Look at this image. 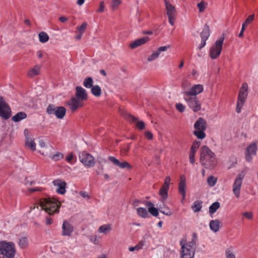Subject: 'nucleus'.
<instances>
[{
    "label": "nucleus",
    "instance_id": "f257e3e1",
    "mask_svg": "<svg viewBox=\"0 0 258 258\" xmlns=\"http://www.w3.org/2000/svg\"><path fill=\"white\" fill-rule=\"evenodd\" d=\"M200 163L207 169L214 168L217 165L216 156L208 147L204 146L200 149Z\"/></svg>",
    "mask_w": 258,
    "mask_h": 258
},
{
    "label": "nucleus",
    "instance_id": "f03ea898",
    "mask_svg": "<svg viewBox=\"0 0 258 258\" xmlns=\"http://www.w3.org/2000/svg\"><path fill=\"white\" fill-rule=\"evenodd\" d=\"M60 204L53 198H43L40 200V206L49 215L58 213Z\"/></svg>",
    "mask_w": 258,
    "mask_h": 258
},
{
    "label": "nucleus",
    "instance_id": "7ed1b4c3",
    "mask_svg": "<svg viewBox=\"0 0 258 258\" xmlns=\"http://www.w3.org/2000/svg\"><path fill=\"white\" fill-rule=\"evenodd\" d=\"M0 253L7 258H14L16 254L15 244L12 242L1 241Z\"/></svg>",
    "mask_w": 258,
    "mask_h": 258
},
{
    "label": "nucleus",
    "instance_id": "20e7f679",
    "mask_svg": "<svg viewBox=\"0 0 258 258\" xmlns=\"http://www.w3.org/2000/svg\"><path fill=\"white\" fill-rule=\"evenodd\" d=\"M195 131L194 135L199 139L203 140L206 137L205 131L207 128V122L202 117H200L194 124Z\"/></svg>",
    "mask_w": 258,
    "mask_h": 258
},
{
    "label": "nucleus",
    "instance_id": "39448f33",
    "mask_svg": "<svg viewBox=\"0 0 258 258\" xmlns=\"http://www.w3.org/2000/svg\"><path fill=\"white\" fill-rule=\"evenodd\" d=\"M248 85L246 83L242 84L238 94L236 111L239 113L241 112V109L244 105L245 100L247 97Z\"/></svg>",
    "mask_w": 258,
    "mask_h": 258
},
{
    "label": "nucleus",
    "instance_id": "423d86ee",
    "mask_svg": "<svg viewBox=\"0 0 258 258\" xmlns=\"http://www.w3.org/2000/svg\"><path fill=\"white\" fill-rule=\"evenodd\" d=\"M224 40V37H220L216 41L215 43L210 48L209 56L212 59H216L220 56L221 53Z\"/></svg>",
    "mask_w": 258,
    "mask_h": 258
},
{
    "label": "nucleus",
    "instance_id": "0eeeda50",
    "mask_svg": "<svg viewBox=\"0 0 258 258\" xmlns=\"http://www.w3.org/2000/svg\"><path fill=\"white\" fill-rule=\"evenodd\" d=\"M244 176L245 174L243 172L238 174L232 184V191L237 198L240 197L241 188Z\"/></svg>",
    "mask_w": 258,
    "mask_h": 258
},
{
    "label": "nucleus",
    "instance_id": "6e6552de",
    "mask_svg": "<svg viewBox=\"0 0 258 258\" xmlns=\"http://www.w3.org/2000/svg\"><path fill=\"white\" fill-rule=\"evenodd\" d=\"M183 98L188 107L194 112H198L201 109V105L197 96H189L183 95Z\"/></svg>",
    "mask_w": 258,
    "mask_h": 258
},
{
    "label": "nucleus",
    "instance_id": "1a4fd4ad",
    "mask_svg": "<svg viewBox=\"0 0 258 258\" xmlns=\"http://www.w3.org/2000/svg\"><path fill=\"white\" fill-rule=\"evenodd\" d=\"M47 112L49 114H54L58 118H62L66 112V109L64 107H56L54 105H49L47 108Z\"/></svg>",
    "mask_w": 258,
    "mask_h": 258
},
{
    "label": "nucleus",
    "instance_id": "9d476101",
    "mask_svg": "<svg viewBox=\"0 0 258 258\" xmlns=\"http://www.w3.org/2000/svg\"><path fill=\"white\" fill-rule=\"evenodd\" d=\"M79 157L80 161L86 166L93 167L95 164L93 156L85 151L80 153Z\"/></svg>",
    "mask_w": 258,
    "mask_h": 258
},
{
    "label": "nucleus",
    "instance_id": "9b49d317",
    "mask_svg": "<svg viewBox=\"0 0 258 258\" xmlns=\"http://www.w3.org/2000/svg\"><path fill=\"white\" fill-rule=\"evenodd\" d=\"M11 116V109L2 97H0V116L7 120Z\"/></svg>",
    "mask_w": 258,
    "mask_h": 258
},
{
    "label": "nucleus",
    "instance_id": "f8f14e48",
    "mask_svg": "<svg viewBox=\"0 0 258 258\" xmlns=\"http://www.w3.org/2000/svg\"><path fill=\"white\" fill-rule=\"evenodd\" d=\"M181 246V256L182 258H193L195 255V249L190 248V246H186L183 244V241H180Z\"/></svg>",
    "mask_w": 258,
    "mask_h": 258
},
{
    "label": "nucleus",
    "instance_id": "ddd939ff",
    "mask_svg": "<svg viewBox=\"0 0 258 258\" xmlns=\"http://www.w3.org/2000/svg\"><path fill=\"white\" fill-rule=\"evenodd\" d=\"M24 134L26 138L25 146L31 150L34 151L36 150V144L34 140L31 135L30 132L28 129H25L24 132Z\"/></svg>",
    "mask_w": 258,
    "mask_h": 258
},
{
    "label": "nucleus",
    "instance_id": "4468645a",
    "mask_svg": "<svg viewBox=\"0 0 258 258\" xmlns=\"http://www.w3.org/2000/svg\"><path fill=\"white\" fill-rule=\"evenodd\" d=\"M204 91V87L202 85H194L188 90L184 91L183 94L189 96H197L198 94L201 93Z\"/></svg>",
    "mask_w": 258,
    "mask_h": 258
},
{
    "label": "nucleus",
    "instance_id": "2eb2a0df",
    "mask_svg": "<svg viewBox=\"0 0 258 258\" xmlns=\"http://www.w3.org/2000/svg\"><path fill=\"white\" fill-rule=\"evenodd\" d=\"M186 181L185 175H181L180 176L178 183V191L182 196L181 203H183L186 197Z\"/></svg>",
    "mask_w": 258,
    "mask_h": 258
},
{
    "label": "nucleus",
    "instance_id": "dca6fc26",
    "mask_svg": "<svg viewBox=\"0 0 258 258\" xmlns=\"http://www.w3.org/2000/svg\"><path fill=\"white\" fill-rule=\"evenodd\" d=\"M67 104L70 106L72 111L74 112L78 108L83 105L84 101L82 100L80 98L73 97L71 100L67 102Z\"/></svg>",
    "mask_w": 258,
    "mask_h": 258
},
{
    "label": "nucleus",
    "instance_id": "f3484780",
    "mask_svg": "<svg viewBox=\"0 0 258 258\" xmlns=\"http://www.w3.org/2000/svg\"><path fill=\"white\" fill-rule=\"evenodd\" d=\"M257 151L256 144L255 143L249 145L246 148L245 152V159L248 162H251L252 159V156L255 155Z\"/></svg>",
    "mask_w": 258,
    "mask_h": 258
},
{
    "label": "nucleus",
    "instance_id": "a211bd4d",
    "mask_svg": "<svg viewBox=\"0 0 258 258\" xmlns=\"http://www.w3.org/2000/svg\"><path fill=\"white\" fill-rule=\"evenodd\" d=\"M108 160L114 165L119 167L121 169H131L132 166L126 161L120 162L117 159L113 156H109Z\"/></svg>",
    "mask_w": 258,
    "mask_h": 258
},
{
    "label": "nucleus",
    "instance_id": "6ab92c4d",
    "mask_svg": "<svg viewBox=\"0 0 258 258\" xmlns=\"http://www.w3.org/2000/svg\"><path fill=\"white\" fill-rule=\"evenodd\" d=\"M54 186L57 187L56 192L60 195H63L66 192L67 183L61 179H55L53 181Z\"/></svg>",
    "mask_w": 258,
    "mask_h": 258
},
{
    "label": "nucleus",
    "instance_id": "aec40b11",
    "mask_svg": "<svg viewBox=\"0 0 258 258\" xmlns=\"http://www.w3.org/2000/svg\"><path fill=\"white\" fill-rule=\"evenodd\" d=\"M74 231V227L67 221H64L62 225V236H71Z\"/></svg>",
    "mask_w": 258,
    "mask_h": 258
},
{
    "label": "nucleus",
    "instance_id": "412c9836",
    "mask_svg": "<svg viewBox=\"0 0 258 258\" xmlns=\"http://www.w3.org/2000/svg\"><path fill=\"white\" fill-rule=\"evenodd\" d=\"M169 48H170V45L159 47L156 51H154L151 55L149 56L148 58V61H152L155 60L159 57L161 52L166 51Z\"/></svg>",
    "mask_w": 258,
    "mask_h": 258
},
{
    "label": "nucleus",
    "instance_id": "4be33fe9",
    "mask_svg": "<svg viewBox=\"0 0 258 258\" xmlns=\"http://www.w3.org/2000/svg\"><path fill=\"white\" fill-rule=\"evenodd\" d=\"M75 97L81 99L83 101L86 100L88 98V95L86 90L82 87H76Z\"/></svg>",
    "mask_w": 258,
    "mask_h": 258
},
{
    "label": "nucleus",
    "instance_id": "5701e85b",
    "mask_svg": "<svg viewBox=\"0 0 258 258\" xmlns=\"http://www.w3.org/2000/svg\"><path fill=\"white\" fill-rule=\"evenodd\" d=\"M150 38L148 36H145L143 38L138 39L131 43L130 47L132 49H135L142 45L144 44L146 42H148Z\"/></svg>",
    "mask_w": 258,
    "mask_h": 258
},
{
    "label": "nucleus",
    "instance_id": "b1692460",
    "mask_svg": "<svg viewBox=\"0 0 258 258\" xmlns=\"http://www.w3.org/2000/svg\"><path fill=\"white\" fill-rule=\"evenodd\" d=\"M167 15L168 16H175L176 10L175 7L167 0H164Z\"/></svg>",
    "mask_w": 258,
    "mask_h": 258
},
{
    "label": "nucleus",
    "instance_id": "393cba45",
    "mask_svg": "<svg viewBox=\"0 0 258 258\" xmlns=\"http://www.w3.org/2000/svg\"><path fill=\"white\" fill-rule=\"evenodd\" d=\"M146 206L148 208V212L153 216L157 217L159 215L158 209L154 206V204L150 202H147L146 204Z\"/></svg>",
    "mask_w": 258,
    "mask_h": 258
},
{
    "label": "nucleus",
    "instance_id": "a878e982",
    "mask_svg": "<svg viewBox=\"0 0 258 258\" xmlns=\"http://www.w3.org/2000/svg\"><path fill=\"white\" fill-rule=\"evenodd\" d=\"M40 70V67L36 65L28 72L27 75L30 78L37 76L39 74Z\"/></svg>",
    "mask_w": 258,
    "mask_h": 258
},
{
    "label": "nucleus",
    "instance_id": "bb28decb",
    "mask_svg": "<svg viewBox=\"0 0 258 258\" xmlns=\"http://www.w3.org/2000/svg\"><path fill=\"white\" fill-rule=\"evenodd\" d=\"M26 117L27 114L26 113L24 112H19L12 117V120L13 121L17 122L25 119Z\"/></svg>",
    "mask_w": 258,
    "mask_h": 258
},
{
    "label": "nucleus",
    "instance_id": "cd10ccee",
    "mask_svg": "<svg viewBox=\"0 0 258 258\" xmlns=\"http://www.w3.org/2000/svg\"><path fill=\"white\" fill-rule=\"evenodd\" d=\"M210 36L209 27L206 24L203 28L202 32L200 34L201 39L207 40Z\"/></svg>",
    "mask_w": 258,
    "mask_h": 258
},
{
    "label": "nucleus",
    "instance_id": "c85d7f7f",
    "mask_svg": "<svg viewBox=\"0 0 258 258\" xmlns=\"http://www.w3.org/2000/svg\"><path fill=\"white\" fill-rule=\"evenodd\" d=\"M198 241V235L197 234L194 232L192 235V238L190 241L186 243H183L186 246H190V248H192L196 250V243Z\"/></svg>",
    "mask_w": 258,
    "mask_h": 258
},
{
    "label": "nucleus",
    "instance_id": "c756f323",
    "mask_svg": "<svg viewBox=\"0 0 258 258\" xmlns=\"http://www.w3.org/2000/svg\"><path fill=\"white\" fill-rule=\"evenodd\" d=\"M198 241V235L197 234L194 232L192 235V238L190 241L186 243H183L186 246H190V248H192L196 250V243Z\"/></svg>",
    "mask_w": 258,
    "mask_h": 258
},
{
    "label": "nucleus",
    "instance_id": "7c9ffc66",
    "mask_svg": "<svg viewBox=\"0 0 258 258\" xmlns=\"http://www.w3.org/2000/svg\"><path fill=\"white\" fill-rule=\"evenodd\" d=\"M198 241V235L197 234L194 232L192 235V238L190 241L186 243H183L186 246H190V248H192L196 250V243Z\"/></svg>",
    "mask_w": 258,
    "mask_h": 258
},
{
    "label": "nucleus",
    "instance_id": "2f4dec72",
    "mask_svg": "<svg viewBox=\"0 0 258 258\" xmlns=\"http://www.w3.org/2000/svg\"><path fill=\"white\" fill-rule=\"evenodd\" d=\"M220 223L218 220H212L209 224L210 229L214 232L218 231L220 228Z\"/></svg>",
    "mask_w": 258,
    "mask_h": 258
},
{
    "label": "nucleus",
    "instance_id": "473e14b6",
    "mask_svg": "<svg viewBox=\"0 0 258 258\" xmlns=\"http://www.w3.org/2000/svg\"><path fill=\"white\" fill-rule=\"evenodd\" d=\"M112 229L111 226L110 224H104L99 227L98 231L99 233H102L107 234Z\"/></svg>",
    "mask_w": 258,
    "mask_h": 258
},
{
    "label": "nucleus",
    "instance_id": "72a5a7b5",
    "mask_svg": "<svg viewBox=\"0 0 258 258\" xmlns=\"http://www.w3.org/2000/svg\"><path fill=\"white\" fill-rule=\"evenodd\" d=\"M91 93L95 97H99L101 95V89L98 85H94L91 88Z\"/></svg>",
    "mask_w": 258,
    "mask_h": 258
},
{
    "label": "nucleus",
    "instance_id": "f704fd0d",
    "mask_svg": "<svg viewBox=\"0 0 258 258\" xmlns=\"http://www.w3.org/2000/svg\"><path fill=\"white\" fill-rule=\"evenodd\" d=\"M39 40L41 43H46L49 40V36L43 31L40 32L38 34Z\"/></svg>",
    "mask_w": 258,
    "mask_h": 258
},
{
    "label": "nucleus",
    "instance_id": "c9c22d12",
    "mask_svg": "<svg viewBox=\"0 0 258 258\" xmlns=\"http://www.w3.org/2000/svg\"><path fill=\"white\" fill-rule=\"evenodd\" d=\"M202 208V202L200 201H196L191 206L192 210L195 212H198L201 211Z\"/></svg>",
    "mask_w": 258,
    "mask_h": 258
},
{
    "label": "nucleus",
    "instance_id": "e433bc0d",
    "mask_svg": "<svg viewBox=\"0 0 258 258\" xmlns=\"http://www.w3.org/2000/svg\"><path fill=\"white\" fill-rule=\"evenodd\" d=\"M137 214L139 216L142 218H146L148 215V212L146 209L144 208H138L137 209Z\"/></svg>",
    "mask_w": 258,
    "mask_h": 258
},
{
    "label": "nucleus",
    "instance_id": "4c0bfd02",
    "mask_svg": "<svg viewBox=\"0 0 258 258\" xmlns=\"http://www.w3.org/2000/svg\"><path fill=\"white\" fill-rule=\"evenodd\" d=\"M225 256L226 258H236L233 247L231 246L225 250Z\"/></svg>",
    "mask_w": 258,
    "mask_h": 258
},
{
    "label": "nucleus",
    "instance_id": "58836bf2",
    "mask_svg": "<svg viewBox=\"0 0 258 258\" xmlns=\"http://www.w3.org/2000/svg\"><path fill=\"white\" fill-rule=\"evenodd\" d=\"M93 80L91 77L85 78L83 82V85L86 88H91L93 87Z\"/></svg>",
    "mask_w": 258,
    "mask_h": 258
},
{
    "label": "nucleus",
    "instance_id": "ea45409f",
    "mask_svg": "<svg viewBox=\"0 0 258 258\" xmlns=\"http://www.w3.org/2000/svg\"><path fill=\"white\" fill-rule=\"evenodd\" d=\"M159 210L161 213L166 216H171L172 214V212L171 211L169 208L167 206L164 205L163 208L159 207Z\"/></svg>",
    "mask_w": 258,
    "mask_h": 258
},
{
    "label": "nucleus",
    "instance_id": "a19ab883",
    "mask_svg": "<svg viewBox=\"0 0 258 258\" xmlns=\"http://www.w3.org/2000/svg\"><path fill=\"white\" fill-rule=\"evenodd\" d=\"M168 190V189L160 188L159 190V195L161 197V201L162 202H164L167 199Z\"/></svg>",
    "mask_w": 258,
    "mask_h": 258
},
{
    "label": "nucleus",
    "instance_id": "79ce46f5",
    "mask_svg": "<svg viewBox=\"0 0 258 258\" xmlns=\"http://www.w3.org/2000/svg\"><path fill=\"white\" fill-rule=\"evenodd\" d=\"M220 208V203L218 202L213 203L209 207V212L214 214Z\"/></svg>",
    "mask_w": 258,
    "mask_h": 258
},
{
    "label": "nucleus",
    "instance_id": "37998d69",
    "mask_svg": "<svg viewBox=\"0 0 258 258\" xmlns=\"http://www.w3.org/2000/svg\"><path fill=\"white\" fill-rule=\"evenodd\" d=\"M217 181V178L214 176H210L207 179V182L211 187L214 186Z\"/></svg>",
    "mask_w": 258,
    "mask_h": 258
},
{
    "label": "nucleus",
    "instance_id": "c03bdc74",
    "mask_svg": "<svg viewBox=\"0 0 258 258\" xmlns=\"http://www.w3.org/2000/svg\"><path fill=\"white\" fill-rule=\"evenodd\" d=\"M171 178L169 176H167L165 180L164 183L161 188L169 189V186L170 184Z\"/></svg>",
    "mask_w": 258,
    "mask_h": 258
},
{
    "label": "nucleus",
    "instance_id": "a18cd8bd",
    "mask_svg": "<svg viewBox=\"0 0 258 258\" xmlns=\"http://www.w3.org/2000/svg\"><path fill=\"white\" fill-rule=\"evenodd\" d=\"M28 239L26 237H22L20 239L19 241V245L22 248H24L26 247V246L28 245Z\"/></svg>",
    "mask_w": 258,
    "mask_h": 258
},
{
    "label": "nucleus",
    "instance_id": "49530a36",
    "mask_svg": "<svg viewBox=\"0 0 258 258\" xmlns=\"http://www.w3.org/2000/svg\"><path fill=\"white\" fill-rule=\"evenodd\" d=\"M121 0H112L111 3V8L112 10L115 11L117 8L118 6L121 4Z\"/></svg>",
    "mask_w": 258,
    "mask_h": 258
},
{
    "label": "nucleus",
    "instance_id": "de8ad7c7",
    "mask_svg": "<svg viewBox=\"0 0 258 258\" xmlns=\"http://www.w3.org/2000/svg\"><path fill=\"white\" fill-rule=\"evenodd\" d=\"M63 157V155L59 152H57L56 154H54L52 157L51 159L54 161H58Z\"/></svg>",
    "mask_w": 258,
    "mask_h": 258
},
{
    "label": "nucleus",
    "instance_id": "09e8293b",
    "mask_svg": "<svg viewBox=\"0 0 258 258\" xmlns=\"http://www.w3.org/2000/svg\"><path fill=\"white\" fill-rule=\"evenodd\" d=\"M200 144L201 142L197 141H195L191 146L190 150L197 152L200 146Z\"/></svg>",
    "mask_w": 258,
    "mask_h": 258
},
{
    "label": "nucleus",
    "instance_id": "8fccbe9b",
    "mask_svg": "<svg viewBox=\"0 0 258 258\" xmlns=\"http://www.w3.org/2000/svg\"><path fill=\"white\" fill-rule=\"evenodd\" d=\"M207 7V4L204 2L202 1L200 3L198 4V7L199 9V12L200 13L203 12Z\"/></svg>",
    "mask_w": 258,
    "mask_h": 258
},
{
    "label": "nucleus",
    "instance_id": "3c124183",
    "mask_svg": "<svg viewBox=\"0 0 258 258\" xmlns=\"http://www.w3.org/2000/svg\"><path fill=\"white\" fill-rule=\"evenodd\" d=\"M196 153V151H194L190 150L189 158L190 162L192 164H194L195 162V156Z\"/></svg>",
    "mask_w": 258,
    "mask_h": 258
},
{
    "label": "nucleus",
    "instance_id": "603ef678",
    "mask_svg": "<svg viewBox=\"0 0 258 258\" xmlns=\"http://www.w3.org/2000/svg\"><path fill=\"white\" fill-rule=\"evenodd\" d=\"M87 24L85 22L83 23L81 26L78 27L77 30L79 33H84L85 29H86Z\"/></svg>",
    "mask_w": 258,
    "mask_h": 258
},
{
    "label": "nucleus",
    "instance_id": "864d4df0",
    "mask_svg": "<svg viewBox=\"0 0 258 258\" xmlns=\"http://www.w3.org/2000/svg\"><path fill=\"white\" fill-rule=\"evenodd\" d=\"M136 127L140 130H144L145 127V124L143 121H137L136 122Z\"/></svg>",
    "mask_w": 258,
    "mask_h": 258
},
{
    "label": "nucleus",
    "instance_id": "5fc2aeb1",
    "mask_svg": "<svg viewBox=\"0 0 258 258\" xmlns=\"http://www.w3.org/2000/svg\"><path fill=\"white\" fill-rule=\"evenodd\" d=\"M90 240L91 242H92L95 245H99L100 243V241H99L98 236L97 235L92 236L90 238Z\"/></svg>",
    "mask_w": 258,
    "mask_h": 258
},
{
    "label": "nucleus",
    "instance_id": "6e6d98bb",
    "mask_svg": "<svg viewBox=\"0 0 258 258\" xmlns=\"http://www.w3.org/2000/svg\"><path fill=\"white\" fill-rule=\"evenodd\" d=\"M176 108L180 112H182L185 110V106L181 103H177L176 105Z\"/></svg>",
    "mask_w": 258,
    "mask_h": 258
},
{
    "label": "nucleus",
    "instance_id": "4d7b16f0",
    "mask_svg": "<svg viewBox=\"0 0 258 258\" xmlns=\"http://www.w3.org/2000/svg\"><path fill=\"white\" fill-rule=\"evenodd\" d=\"M130 149V144H128L126 146H124V147H122L121 152L122 154L126 155V153L128 152Z\"/></svg>",
    "mask_w": 258,
    "mask_h": 258
},
{
    "label": "nucleus",
    "instance_id": "13d9d810",
    "mask_svg": "<svg viewBox=\"0 0 258 258\" xmlns=\"http://www.w3.org/2000/svg\"><path fill=\"white\" fill-rule=\"evenodd\" d=\"M254 18V14L250 15L248 17V18L246 19V20L244 22L248 25L249 24H250L253 21Z\"/></svg>",
    "mask_w": 258,
    "mask_h": 258
},
{
    "label": "nucleus",
    "instance_id": "bf43d9fd",
    "mask_svg": "<svg viewBox=\"0 0 258 258\" xmlns=\"http://www.w3.org/2000/svg\"><path fill=\"white\" fill-rule=\"evenodd\" d=\"M29 192L32 193L34 191H42V188L40 187H36L34 188H30L28 189Z\"/></svg>",
    "mask_w": 258,
    "mask_h": 258
},
{
    "label": "nucleus",
    "instance_id": "052dcab7",
    "mask_svg": "<svg viewBox=\"0 0 258 258\" xmlns=\"http://www.w3.org/2000/svg\"><path fill=\"white\" fill-rule=\"evenodd\" d=\"M104 10V2H101L100 3L99 7L97 11V12L98 13H101L103 12Z\"/></svg>",
    "mask_w": 258,
    "mask_h": 258
},
{
    "label": "nucleus",
    "instance_id": "680f3d73",
    "mask_svg": "<svg viewBox=\"0 0 258 258\" xmlns=\"http://www.w3.org/2000/svg\"><path fill=\"white\" fill-rule=\"evenodd\" d=\"M243 215L248 219H251L253 217L252 212H244Z\"/></svg>",
    "mask_w": 258,
    "mask_h": 258
},
{
    "label": "nucleus",
    "instance_id": "e2e57ef3",
    "mask_svg": "<svg viewBox=\"0 0 258 258\" xmlns=\"http://www.w3.org/2000/svg\"><path fill=\"white\" fill-rule=\"evenodd\" d=\"M73 158H74V155H73V154L72 153H70L66 157V160L69 163H71L72 162V161L73 160Z\"/></svg>",
    "mask_w": 258,
    "mask_h": 258
},
{
    "label": "nucleus",
    "instance_id": "0e129e2a",
    "mask_svg": "<svg viewBox=\"0 0 258 258\" xmlns=\"http://www.w3.org/2000/svg\"><path fill=\"white\" fill-rule=\"evenodd\" d=\"M145 137L149 140H151L153 138V134L149 131H147L145 133Z\"/></svg>",
    "mask_w": 258,
    "mask_h": 258
},
{
    "label": "nucleus",
    "instance_id": "69168bd1",
    "mask_svg": "<svg viewBox=\"0 0 258 258\" xmlns=\"http://www.w3.org/2000/svg\"><path fill=\"white\" fill-rule=\"evenodd\" d=\"M104 168L102 165H101L100 167H98L97 170H96V173L97 175H101L103 172Z\"/></svg>",
    "mask_w": 258,
    "mask_h": 258
},
{
    "label": "nucleus",
    "instance_id": "338daca9",
    "mask_svg": "<svg viewBox=\"0 0 258 258\" xmlns=\"http://www.w3.org/2000/svg\"><path fill=\"white\" fill-rule=\"evenodd\" d=\"M206 44V40L204 39H201V42L199 46H198V48L199 49H201L203 48Z\"/></svg>",
    "mask_w": 258,
    "mask_h": 258
},
{
    "label": "nucleus",
    "instance_id": "774afa93",
    "mask_svg": "<svg viewBox=\"0 0 258 258\" xmlns=\"http://www.w3.org/2000/svg\"><path fill=\"white\" fill-rule=\"evenodd\" d=\"M53 219L49 217H47L46 218V225H51L53 223Z\"/></svg>",
    "mask_w": 258,
    "mask_h": 258
}]
</instances>
